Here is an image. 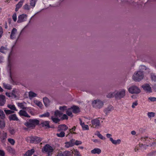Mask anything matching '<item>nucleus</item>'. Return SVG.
Instances as JSON below:
<instances>
[{
  "label": "nucleus",
  "mask_w": 156,
  "mask_h": 156,
  "mask_svg": "<svg viewBox=\"0 0 156 156\" xmlns=\"http://www.w3.org/2000/svg\"><path fill=\"white\" fill-rule=\"evenodd\" d=\"M10 57V55H9V57L8 59V67L9 68V73L10 74V77L11 79L12 80V74H11V66H12V63L11 62V61L9 60V58Z\"/></svg>",
  "instance_id": "26"
},
{
  "label": "nucleus",
  "mask_w": 156,
  "mask_h": 156,
  "mask_svg": "<svg viewBox=\"0 0 156 156\" xmlns=\"http://www.w3.org/2000/svg\"><path fill=\"white\" fill-rule=\"evenodd\" d=\"M0 118L3 119L5 118V115L3 111L1 109H0Z\"/></svg>",
  "instance_id": "37"
},
{
  "label": "nucleus",
  "mask_w": 156,
  "mask_h": 156,
  "mask_svg": "<svg viewBox=\"0 0 156 156\" xmlns=\"http://www.w3.org/2000/svg\"><path fill=\"white\" fill-rule=\"evenodd\" d=\"M8 107L11 110L13 111H17V110L16 109L15 105H8Z\"/></svg>",
  "instance_id": "39"
},
{
  "label": "nucleus",
  "mask_w": 156,
  "mask_h": 156,
  "mask_svg": "<svg viewBox=\"0 0 156 156\" xmlns=\"http://www.w3.org/2000/svg\"><path fill=\"white\" fill-rule=\"evenodd\" d=\"M44 150L47 153H52L54 151V149L49 144H46L42 149V151Z\"/></svg>",
  "instance_id": "10"
},
{
  "label": "nucleus",
  "mask_w": 156,
  "mask_h": 156,
  "mask_svg": "<svg viewBox=\"0 0 156 156\" xmlns=\"http://www.w3.org/2000/svg\"><path fill=\"white\" fill-rule=\"evenodd\" d=\"M3 29L1 26H0V37H2L3 33Z\"/></svg>",
  "instance_id": "59"
},
{
  "label": "nucleus",
  "mask_w": 156,
  "mask_h": 156,
  "mask_svg": "<svg viewBox=\"0 0 156 156\" xmlns=\"http://www.w3.org/2000/svg\"><path fill=\"white\" fill-rule=\"evenodd\" d=\"M156 154V150L153 151L148 153L147 156H154Z\"/></svg>",
  "instance_id": "40"
},
{
  "label": "nucleus",
  "mask_w": 156,
  "mask_h": 156,
  "mask_svg": "<svg viewBox=\"0 0 156 156\" xmlns=\"http://www.w3.org/2000/svg\"><path fill=\"white\" fill-rule=\"evenodd\" d=\"M50 115V114L49 112H47L44 113L42 115H41L40 116L41 117H48Z\"/></svg>",
  "instance_id": "41"
},
{
  "label": "nucleus",
  "mask_w": 156,
  "mask_h": 156,
  "mask_svg": "<svg viewBox=\"0 0 156 156\" xmlns=\"http://www.w3.org/2000/svg\"><path fill=\"white\" fill-rule=\"evenodd\" d=\"M151 78L152 80L154 81H156V76L153 73H151Z\"/></svg>",
  "instance_id": "46"
},
{
  "label": "nucleus",
  "mask_w": 156,
  "mask_h": 156,
  "mask_svg": "<svg viewBox=\"0 0 156 156\" xmlns=\"http://www.w3.org/2000/svg\"><path fill=\"white\" fill-rule=\"evenodd\" d=\"M34 151V149H31V150L27 151L24 154V156H31Z\"/></svg>",
  "instance_id": "21"
},
{
  "label": "nucleus",
  "mask_w": 156,
  "mask_h": 156,
  "mask_svg": "<svg viewBox=\"0 0 156 156\" xmlns=\"http://www.w3.org/2000/svg\"><path fill=\"white\" fill-rule=\"evenodd\" d=\"M148 137H142V140L144 141V143L145 142V141L147 139Z\"/></svg>",
  "instance_id": "63"
},
{
  "label": "nucleus",
  "mask_w": 156,
  "mask_h": 156,
  "mask_svg": "<svg viewBox=\"0 0 156 156\" xmlns=\"http://www.w3.org/2000/svg\"><path fill=\"white\" fill-rule=\"evenodd\" d=\"M23 9L26 10H30V6L29 5L27 4H25L23 6Z\"/></svg>",
  "instance_id": "48"
},
{
  "label": "nucleus",
  "mask_w": 156,
  "mask_h": 156,
  "mask_svg": "<svg viewBox=\"0 0 156 156\" xmlns=\"http://www.w3.org/2000/svg\"><path fill=\"white\" fill-rule=\"evenodd\" d=\"M155 113L153 112H148L147 113V115L149 119H151L152 117L155 116Z\"/></svg>",
  "instance_id": "36"
},
{
  "label": "nucleus",
  "mask_w": 156,
  "mask_h": 156,
  "mask_svg": "<svg viewBox=\"0 0 156 156\" xmlns=\"http://www.w3.org/2000/svg\"><path fill=\"white\" fill-rule=\"evenodd\" d=\"M5 126V123L3 120H1L0 119V128L3 129Z\"/></svg>",
  "instance_id": "34"
},
{
  "label": "nucleus",
  "mask_w": 156,
  "mask_h": 156,
  "mask_svg": "<svg viewBox=\"0 0 156 156\" xmlns=\"http://www.w3.org/2000/svg\"><path fill=\"white\" fill-rule=\"evenodd\" d=\"M39 124V120L37 119H30L25 122L24 125L28 128L34 129L36 126Z\"/></svg>",
  "instance_id": "1"
},
{
  "label": "nucleus",
  "mask_w": 156,
  "mask_h": 156,
  "mask_svg": "<svg viewBox=\"0 0 156 156\" xmlns=\"http://www.w3.org/2000/svg\"><path fill=\"white\" fill-rule=\"evenodd\" d=\"M19 114L22 118L25 117L27 118H30V116L24 110H21L19 112Z\"/></svg>",
  "instance_id": "11"
},
{
  "label": "nucleus",
  "mask_w": 156,
  "mask_h": 156,
  "mask_svg": "<svg viewBox=\"0 0 156 156\" xmlns=\"http://www.w3.org/2000/svg\"><path fill=\"white\" fill-rule=\"evenodd\" d=\"M68 119V117L65 114H63L62 117L61 118L62 120L67 119Z\"/></svg>",
  "instance_id": "55"
},
{
  "label": "nucleus",
  "mask_w": 156,
  "mask_h": 156,
  "mask_svg": "<svg viewBox=\"0 0 156 156\" xmlns=\"http://www.w3.org/2000/svg\"><path fill=\"white\" fill-rule=\"evenodd\" d=\"M67 109V107L65 106H60L59 107V109L62 111H64L66 110Z\"/></svg>",
  "instance_id": "50"
},
{
  "label": "nucleus",
  "mask_w": 156,
  "mask_h": 156,
  "mask_svg": "<svg viewBox=\"0 0 156 156\" xmlns=\"http://www.w3.org/2000/svg\"><path fill=\"white\" fill-rule=\"evenodd\" d=\"M142 88L144 90L147 92H151V87L148 84H146L142 86Z\"/></svg>",
  "instance_id": "22"
},
{
  "label": "nucleus",
  "mask_w": 156,
  "mask_h": 156,
  "mask_svg": "<svg viewBox=\"0 0 156 156\" xmlns=\"http://www.w3.org/2000/svg\"><path fill=\"white\" fill-rule=\"evenodd\" d=\"M106 136L107 138H109V140L111 141V139H113L112 137V135L109 133L106 134Z\"/></svg>",
  "instance_id": "57"
},
{
  "label": "nucleus",
  "mask_w": 156,
  "mask_h": 156,
  "mask_svg": "<svg viewBox=\"0 0 156 156\" xmlns=\"http://www.w3.org/2000/svg\"><path fill=\"white\" fill-rule=\"evenodd\" d=\"M97 135L99 137L100 139L105 140V138L102 135H101L99 132L97 134Z\"/></svg>",
  "instance_id": "49"
},
{
  "label": "nucleus",
  "mask_w": 156,
  "mask_h": 156,
  "mask_svg": "<svg viewBox=\"0 0 156 156\" xmlns=\"http://www.w3.org/2000/svg\"><path fill=\"white\" fill-rule=\"evenodd\" d=\"M115 91L113 92H110L107 95V97L109 98H111L113 97H115Z\"/></svg>",
  "instance_id": "31"
},
{
  "label": "nucleus",
  "mask_w": 156,
  "mask_h": 156,
  "mask_svg": "<svg viewBox=\"0 0 156 156\" xmlns=\"http://www.w3.org/2000/svg\"><path fill=\"white\" fill-rule=\"evenodd\" d=\"M72 112L75 114L79 113L80 112V109L77 106L74 105L71 107Z\"/></svg>",
  "instance_id": "17"
},
{
  "label": "nucleus",
  "mask_w": 156,
  "mask_h": 156,
  "mask_svg": "<svg viewBox=\"0 0 156 156\" xmlns=\"http://www.w3.org/2000/svg\"><path fill=\"white\" fill-rule=\"evenodd\" d=\"M68 129V127L65 124L59 125L58 127V131H66Z\"/></svg>",
  "instance_id": "15"
},
{
  "label": "nucleus",
  "mask_w": 156,
  "mask_h": 156,
  "mask_svg": "<svg viewBox=\"0 0 156 156\" xmlns=\"http://www.w3.org/2000/svg\"><path fill=\"white\" fill-rule=\"evenodd\" d=\"M144 77V72L142 70L135 71L132 77L133 79L135 81H140Z\"/></svg>",
  "instance_id": "2"
},
{
  "label": "nucleus",
  "mask_w": 156,
  "mask_h": 156,
  "mask_svg": "<svg viewBox=\"0 0 156 156\" xmlns=\"http://www.w3.org/2000/svg\"><path fill=\"white\" fill-rule=\"evenodd\" d=\"M9 120L11 121H18L19 119L17 116L15 114H11L9 115L8 117Z\"/></svg>",
  "instance_id": "13"
},
{
  "label": "nucleus",
  "mask_w": 156,
  "mask_h": 156,
  "mask_svg": "<svg viewBox=\"0 0 156 156\" xmlns=\"http://www.w3.org/2000/svg\"><path fill=\"white\" fill-rule=\"evenodd\" d=\"M65 133L63 131H61L60 133H57L56 135L58 137H63L64 136Z\"/></svg>",
  "instance_id": "42"
},
{
  "label": "nucleus",
  "mask_w": 156,
  "mask_h": 156,
  "mask_svg": "<svg viewBox=\"0 0 156 156\" xmlns=\"http://www.w3.org/2000/svg\"><path fill=\"white\" fill-rule=\"evenodd\" d=\"M37 95V94L35 93L32 92L30 91L29 93V96L30 98H31L34 97H35Z\"/></svg>",
  "instance_id": "35"
},
{
  "label": "nucleus",
  "mask_w": 156,
  "mask_h": 156,
  "mask_svg": "<svg viewBox=\"0 0 156 156\" xmlns=\"http://www.w3.org/2000/svg\"><path fill=\"white\" fill-rule=\"evenodd\" d=\"M7 136V133H3L2 135L0 137V139L2 142H4Z\"/></svg>",
  "instance_id": "28"
},
{
  "label": "nucleus",
  "mask_w": 156,
  "mask_h": 156,
  "mask_svg": "<svg viewBox=\"0 0 156 156\" xmlns=\"http://www.w3.org/2000/svg\"><path fill=\"white\" fill-rule=\"evenodd\" d=\"M4 111L6 115H11V114L13 113L14 112V111H12L9 110L5 109Z\"/></svg>",
  "instance_id": "44"
},
{
  "label": "nucleus",
  "mask_w": 156,
  "mask_h": 156,
  "mask_svg": "<svg viewBox=\"0 0 156 156\" xmlns=\"http://www.w3.org/2000/svg\"><path fill=\"white\" fill-rule=\"evenodd\" d=\"M126 90L124 89L115 91V98L117 99H120L123 98L126 95Z\"/></svg>",
  "instance_id": "5"
},
{
  "label": "nucleus",
  "mask_w": 156,
  "mask_h": 156,
  "mask_svg": "<svg viewBox=\"0 0 156 156\" xmlns=\"http://www.w3.org/2000/svg\"><path fill=\"white\" fill-rule=\"evenodd\" d=\"M9 132L12 135H13L16 133L15 130L13 128H10L9 129Z\"/></svg>",
  "instance_id": "47"
},
{
  "label": "nucleus",
  "mask_w": 156,
  "mask_h": 156,
  "mask_svg": "<svg viewBox=\"0 0 156 156\" xmlns=\"http://www.w3.org/2000/svg\"><path fill=\"white\" fill-rule=\"evenodd\" d=\"M93 127L95 128H98L100 126V120L98 119H94L91 121Z\"/></svg>",
  "instance_id": "8"
},
{
  "label": "nucleus",
  "mask_w": 156,
  "mask_h": 156,
  "mask_svg": "<svg viewBox=\"0 0 156 156\" xmlns=\"http://www.w3.org/2000/svg\"><path fill=\"white\" fill-rule=\"evenodd\" d=\"M114 109L113 107L112 106L110 105L107 108H105L104 110L105 113L106 115Z\"/></svg>",
  "instance_id": "16"
},
{
  "label": "nucleus",
  "mask_w": 156,
  "mask_h": 156,
  "mask_svg": "<svg viewBox=\"0 0 156 156\" xmlns=\"http://www.w3.org/2000/svg\"><path fill=\"white\" fill-rule=\"evenodd\" d=\"M5 50V47H2L0 48V52L2 53H4V50Z\"/></svg>",
  "instance_id": "61"
},
{
  "label": "nucleus",
  "mask_w": 156,
  "mask_h": 156,
  "mask_svg": "<svg viewBox=\"0 0 156 156\" xmlns=\"http://www.w3.org/2000/svg\"><path fill=\"white\" fill-rule=\"evenodd\" d=\"M149 145V146H154V147H156V143L154 142H153L151 144H150Z\"/></svg>",
  "instance_id": "62"
},
{
  "label": "nucleus",
  "mask_w": 156,
  "mask_h": 156,
  "mask_svg": "<svg viewBox=\"0 0 156 156\" xmlns=\"http://www.w3.org/2000/svg\"><path fill=\"white\" fill-rule=\"evenodd\" d=\"M128 91L129 93L132 94H137L141 91L140 89L135 85H133L129 87L128 89Z\"/></svg>",
  "instance_id": "6"
},
{
  "label": "nucleus",
  "mask_w": 156,
  "mask_h": 156,
  "mask_svg": "<svg viewBox=\"0 0 156 156\" xmlns=\"http://www.w3.org/2000/svg\"><path fill=\"white\" fill-rule=\"evenodd\" d=\"M82 143V142L81 141H79L76 140V141L75 140L74 141V145H78L81 144Z\"/></svg>",
  "instance_id": "52"
},
{
  "label": "nucleus",
  "mask_w": 156,
  "mask_h": 156,
  "mask_svg": "<svg viewBox=\"0 0 156 156\" xmlns=\"http://www.w3.org/2000/svg\"><path fill=\"white\" fill-rule=\"evenodd\" d=\"M3 86L6 89L10 90L12 89L11 86L9 84L4 83Z\"/></svg>",
  "instance_id": "38"
},
{
  "label": "nucleus",
  "mask_w": 156,
  "mask_h": 156,
  "mask_svg": "<svg viewBox=\"0 0 156 156\" xmlns=\"http://www.w3.org/2000/svg\"><path fill=\"white\" fill-rule=\"evenodd\" d=\"M139 146L141 149L144 150L146 149L147 147L149 146V145L140 144H139Z\"/></svg>",
  "instance_id": "33"
},
{
  "label": "nucleus",
  "mask_w": 156,
  "mask_h": 156,
  "mask_svg": "<svg viewBox=\"0 0 156 156\" xmlns=\"http://www.w3.org/2000/svg\"><path fill=\"white\" fill-rule=\"evenodd\" d=\"M148 99L151 101H156V98L155 97H150Z\"/></svg>",
  "instance_id": "58"
},
{
  "label": "nucleus",
  "mask_w": 156,
  "mask_h": 156,
  "mask_svg": "<svg viewBox=\"0 0 156 156\" xmlns=\"http://www.w3.org/2000/svg\"><path fill=\"white\" fill-rule=\"evenodd\" d=\"M5 153L4 151L2 150H0V155L1 156H4Z\"/></svg>",
  "instance_id": "60"
},
{
  "label": "nucleus",
  "mask_w": 156,
  "mask_h": 156,
  "mask_svg": "<svg viewBox=\"0 0 156 156\" xmlns=\"http://www.w3.org/2000/svg\"><path fill=\"white\" fill-rule=\"evenodd\" d=\"M111 140L112 143L115 145H117L119 144L121 142V140L120 139H119L117 140H114L113 139H112Z\"/></svg>",
  "instance_id": "30"
},
{
  "label": "nucleus",
  "mask_w": 156,
  "mask_h": 156,
  "mask_svg": "<svg viewBox=\"0 0 156 156\" xmlns=\"http://www.w3.org/2000/svg\"><path fill=\"white\" fill-rule=\"evenodd\" d=\"M52 153H47L46 156H52Z\"/></svg>",
  "instance_id": "64"
},
{
  "label": "nucleus",
  "mask_w": 156,
  "mask_h": 156,
  "mask_svg": "<svg viewBox=\"0 0 156 156\" xmlns=\"http://www.w3.org/2000/svg\"><path fill=\"white\" fill-rule=\"evenodd\" d=\"M75 156H82L80 153L77 151L76 150L74 151Z\"/></svg>",
  "instance_id": "54"
},
{
  "label": "nucleus",
  "mask_w": 156,
  "mask_h": 156,
  "mask_svg": "<svg viewBox=\"0 0 156 156\" xmlns=\"http://www.w3.org/2000/svg\"><path fill=\"white\" fill-rule=\"evenodd\" d=\"M27 15L23 14L18 16L17 22L18 23H20L25 21L27 20Z\"/></svg>",
  "instance_id": "9"
},
{
  "label": "nucleus",
  "mask_w": 156,
  "mask_h": 156,
  "mask_svg": "<svg viewBox=\"0 0 156 156\" xmlns=\"http://www.w3.org/2000/svg\"><path fill=\"white\" fill-rule=\"evenodd\" d=\"M18 106L20 107L21 108L23 109H26V108L24 107V106L23 103H19L18 104Z\"/></svg>",
  "instance_id": "45"
},
{
  "label": "nucleus",
  "mask_w": 156,
  "mask_h": 156,
  "mask_svg": "<svg viewBox=\"0 0 156 156\" xmlns=\"http://www.w3.org/2000/svg\"><path fill=\"white\" fill-rule=\"evenodd\" d=\"M138 105L137 102L136 101L133 103V105L132 106V107L133 108H135V106L137 105Z\"/></svg>",
  "instance_id": "56"
},
{
  "label": "nucleus",
  "mask_w": 156,
  "mask_h": 156,
  "mask_svg": "<svg viewBox=\"0 0 156 156\" xmlns=\"http://www.w3.org/2000/svg\"><path fill=\"white\" fill-rule=\"evenodd\" d=\"M41 126L45 129L49 128H50L49 125V122L48 121H44L41 122Z\"/></svg>",
  "instance_id": "18"
},
{
  "label": "nucleus",
  "mask_w": 156,
  "mask_h": 156,
  "mask_svg": "<svg viewBox=\"0 0 156 156\" xmlns=\"http://www.w3.org/2000/svg\"><path fill=\"white\" fill-rule=\"evenodd\" d=\"M39 139L36 136H30L27 137L26 140L30 143L36 144L38 143Z\"/></svg>",
  "instance_id": "7"
},
{
  "label": "nucleus",
  "mask_w": 156,
  "mask_h": 156,
  "mask_svg": "<svg viewBox=\"0 0 156 156\" xmlns=\"http://www.w3.org/2000/svg\"><path fill=\"white\" fill-rule=\"evenodd\" d=\"M24 1V0H21L19 3L16 5V8L15 9L16 12L18 11L19 9L22 7Z\"/></svg>",
  "instance_id": "19"
},
{
  "label": "nucleus",
  "mask_w": 156,
  "mask_h": 156,
  "mask_svg": "<svg viewBox=\"0 0 156 156\" xmlns=\"http://www.w3.org/2000/svg\"><path fill=\"white\" fill-rule=\"evenodd\" d=\"M8 142L11 144L12 145H14L15 141L14 139L9 138L8 139Z\"/></svg>",
  "instance_id": "43"
},
{
  "label": "nucleus",
  "mask_w": 156,
  "mask_h": 156,
  "mask_svg": "<svg viewBox=\"0 0 156 156\" xmlns=\"http://www.w3.org/2000/svg\"><path fill=\"white\" fill-rule=\"evenodd\" d=\"M80 121V124L81 126H82V128L84 130H88L89 129V128L88 125H85L84 122H82L81 119L80 118L79 119Z\"/></svg>",
  "instance_id": "20"
},
{
  "label": "nucleus",
  "mask_w": 156,
  "mask_h": 156,
  "mask_svg": "<svg viewBox=\"0 0 156 156\" xmlns=\"http://www.w3.org/2000/svg\"><path fill=\"white\" fill-rule=\"evenodd\" d=\"M5 102V96L0 95V105L3 106Z\"/></svg>",
  "instance_id": "23"
},
{
  "label": "nucleus",
  "mask_w": 156,
  "mask_h": 156,
  "mask_svg": "<svg viewBox=\"0 0 156 156\" xmlns=\"http://www.w3.org/2000/svg\"><path fill=\"white\" fill-rule=\"evenodd\" d=\"M92 104L94 108L97 109H100L103 107L104 102L101 100L97 99L92 101Z\"/></svg>",
  "instance_id": "3"
},
{
  "label": "nucleus",
  "mask_w": 156,
  "mask_h": 156,
  "mask_svg": "<svg viewBox=\"0 0 156 156\" xmlns=\"http://www.w3.org/2000/svg\"><path fill=\"white\" fill-rule=\"evenodd\" d=\"M72 111L71 108H68L66 112V114L69 116L71 117H73V115L72 114Z\"/></svg>",
  "instance_id": "32"
},
{
  "label": "nucleus",
  "mask_w": 156,
  "mask_h": 156,
  "mask_svg": "<svg viewBox=\"0 0 156 156\" xmlns=\"http://www.w3.org/2000/svg\"><path fill=\"white\" fill-rule=\"evenodd\" d=\"M35 4V0H31L30 1V5L32 7H34Z\"/></svg>",
  "instance_id": "51"
},
{
  "label": "nucleus",
  "mask_w": 156,
  "mask_h": 156,
  "mask_svg": "<svg viewBox=\"0 0 156 156\" xmlns=\"http://www.w3.org/2000/svg\"><path fill=\"white\" fill-rule=\"evenodd\" d=\"M12 19L14 22H16L17 20V16L16 13H15L12 16Z\"/></svg>",
  "instance_id": "53"
},
{
  "label": "nucleus",
  "mask_w": 156,
  "mask_h": 156,
  "mask_svg": "<svg viewBox=\"0 0 156 156\" xmlns=\"http://www.w3.org/2000/svg\"><path fill=\"white\" fill-rule=\"evenodd\" d=\"M62 114V113L59 110H56L54 112V116H51V119L54 123H58L61 120L58 118L60 117Z\"/></svg>",
  "instance_id": "4"
},
{
  "label": "nucleus",
  "mask_w": 156,
  "mask_h": 156,
  "mask_svg": "<svg viewBox=\"0 0 156 156\" xmlns=\"http://www.w3.org/2000/svg\"><path fill=\"white\" fill-rule=\"evenodd\" d=\"M43 101L46 107H47L49 105L50 101L46 97H45L43 98Z\"/></svg>",
  "instance_id": "24"
},
{
  "label": "nucleus",
  "mask_w": 156,
  "mask_h": 156,
  "mask_svg": "<svg viewBox=\"0 0 156 156\" xmlns=\"http://www.w3.org/2000/svg\"><path fill=\"white\" fill-rule=\"evenodd\" d=\"M139 68V70H142V71L145 70V72L147 73H149L150 72V70L149 68L143 65H140Z\"/></svg>",
  "instance_id": "14"
},
{
  "label": "nucleus",
  "mask_w": 156,
  "mask_h": 156,
  "mask_svg": "<svg viewBox=\"0 0 156 156\" xmlns=\"http://www.w3.org/2000/svg\"><path fill=\"white\" fill-rule=\"evenodd\" d=\"M17 32V30L15 28H13L12 30L10 35V38L13 39L15 37V34Z\"/></svg>",
  "instance_id": "27"
},
{
  "label": "nucleus",
  "mask_w": 156,
  "mask_h": 156,
  "mask_svg": "<svg viewBox=\"0 0 156 156\" xmlns=\"http://www.w3.org/2000/svg\"><path fill=\"white\" fill-rule=\"evenodd\" d=\"M91 152L93 154H99L101 152V150L100 149L98 148H95L94 149L92 150Z\"/></svg>",
  "instance_id": "25"
},
{
  "label": "nucleus",
  "mask_w": 156,
  "mask_h": 156,
  "mask_svg": "<svg viewBox=\"0 0 156 156\" xmlns=\"http://www.w3.org/2000/svg\"><path fill=\"white\" fill-rule=\"evenodd\" d=\"M71 154V152L68 151H66L63 153L59 154L60 156H70Z\"/></svg>",
  "instance_id": "29"
},
{
  "label": "nucleus",
  "mask_w": 156,
  "mask_h": 156,
  "mask_svg": "<svg viewBox=\"0 0 156 156\" xmlns=\"http://www.w3.org/2000/svg\"><path fill=\"white\" fill-rule=\"evenodd\" d=\"M75 140L72 139L70 141L68 142L65 143V147L66 148H69L70 147H72L74 145Z\"/></svg>",
  "instance_id": "12"
}]
</instances>
